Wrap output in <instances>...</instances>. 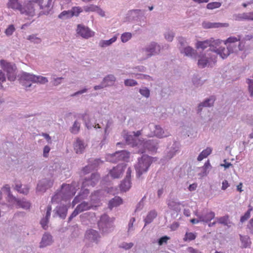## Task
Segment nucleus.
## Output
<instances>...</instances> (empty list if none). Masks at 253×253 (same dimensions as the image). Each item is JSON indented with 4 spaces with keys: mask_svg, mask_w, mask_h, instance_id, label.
<instances>
[{
    "mask_svg": "<svg viewBox=\"0 0 253 253\" xmlns=\"http://www.w3.org/2000/svg\"><path fill=\"white\" fill-rule=\"evenodd\" d=\"M52 0H27L22 4L19 0H8L7 7L20 14L33 17L39 15H47L52 8Z\"/></svg>",
    "mask_w": 253,
    "mask_h": 253,
    "instance_id": "obj_1",
    "label": "nucleus"
},
{
    "mask_svg": "<svg viewBox=\"0 0 253 253\" xmlns=\"http://www.w3.org/2000/svg\"><path fill=\"white\" fill-rule=\"evenodd\" d=\"M221 42L218 39L211 38L207 40V51L211 52L207 53V67L212 68L215 65L217 55L225 59L232 53L227 46L226 47L220 46Z\"/></svg>",
    "mask_w": 253,
    "mask_h": 253,
    "instance_id": "obj_2",
    "label": "nucleus"
},
{
    "mask_svg": "<svg viewBox=\"0 0 253 253\" xmlns=\"http://www.w3.org/2000/svg\"><path fill=\"white\" fill-rule=\"evenodd\" d=\"M151 163L152 158L148 155H143L140 159H138L135 169L139 177L148 170Z\"/></svg>",
    "mask_w": 253,
    "mask_h": 253,
    "instance_id": "obj_3",
    "label": "nucleus"
},
{
    "mask_svg": "<svg viewBox=\"0 0 253 253\" xmlns=\"http://www.w3.org/2000/svg\"><path fill=\"white\" fill-rule=\"evenodd\" d=\"M76 32L78 35L85 39L93 37L95 34L88 27L83 24H78L77 25Z\"/></svg>",
    "mask_w": 253,
    "mask_h": 253,
    "instance_id": "obj_4",
    "label": "nucleus"
},
{
    "mask_svg": "<svg viewBox=\"0 0 253 253\" xmlns=\"http://www.w3.org/2000/svg\"><path fill=\"white\" fill-rule=\"evenodd\" d=\"M0 62L1 65L3 66L4 70L7 72L8 80L10 81H14L16 79V74L14 66L9 63L5 62L4 60H1Z\"/></svg>",
    "mask_w": 253,
    "mask_h": 253,
    "instance_id": "obj_5",
    "label": "nucleus"
},
{
    "mask_svg": "<svg viewBox=\"0 0 253 253\" xmlns=\"http://www.w3.org/2000/svg\"><path fill=\"white\" fill-rule=\"evenodd\" d=\"M35 75L27 73H23L20 77V82L26 87H30L31 84L30 82L34 83Z\"/></svg>",
    "mask_w": 253,
    "mask_h": 253,
    "instance_id": "obj_6",
    "label": "nucleus"
},
{
    "mask_svg": "<svg viewBox=\"0 0 253 253\" xmlns=\"http://www.w3.org/2000/svg\"><path fill=\"white\" fill-rule=\"evenodd\" d=\"M125 168V165L119 164L110 170L109 174L113 178H119L123 174Z\"/></svg>",
    "mask_w": 253,
    "mask_h": 253,
    "instance_id": "obj_7",
    "label": "nucleus"
},
{
    "mask_svg": "<svg viewBox=\"0 0 253 253\" xmlns=\"http://www.w3.org/2000/svg\"><path fill=\"white\" fill-rule=\"evenodd\" d=\"M62 192L68 197L72 198L76 193V188L75 184H63L62 186Z\"/></svg>",
    "mask_w": 253,
    "mask_h": 253,
    "instance_id": "obj_8",
    "label": "nucleus"
},
{
    "mask_svg": "<svg viewBox=\"0 0 253 253\" xmlns=\"http://www.w3.org/2000/svg\"><path fill=\"white\" fill-rule=\"evenodd\" d=\"M131 187V182L130 178V170L128 169L126 178L120 184V190L122 191H126Z\"/></svg>",
    "mask_w": 253,
    "mask_h": 253,
    "instance_id": "obj_9",
    "label": "nucleus"
},
{
    "mask_svg": "<svg viewBox=\"0 0 253 253\" xmlns=\"http://www.w3.org/2000/svg\"><path fill=\"white\" fill-rule=\"evenodd\" d=\"M145 51L148 56H151L159 53L160 51V47L156 43L153 42L146 48Z\"/></svg>",
    "mask_w": 253,
    "mask_h": 253,
    "instance_id": "obj_10",
    "label": "nucleus"
},
{
    "mask_svg": "<svg viewBox=\"0 0 253 253\" xmlns=\"http://www.w3.org/2000/svg\"><path fill=\"white\" fill-rule=\"evenodd\" d=\"M134 136L135 137L131 135H126L125 136L126 140L128 144H132L133 146L138 145V143L136 142L137 137L141 134V130L137 131L136 132H133Z\"/></svg>",
    "mask_w": 253,
    "mask_h": 253,
    "instance_id": "obj_11",
    "label": "nucleus"
},
{
    "mask_svg": "<svg viewBox=\"0 0 253 253\" xmlns=\"http://www.w3.org/2000/svg\"><path fill=\"white\" fill-rule=\"evenodd\" d=\"M151 129H153L154 131L153 132L150 134H148V136L149 137H153L154 136H156L158 137H163L167 136V135H165L164 132L163 131L162 128L158 126H153L150 127Z\"/></svg>",
    "mask_w": 253,
    "mask_h": 253,
    "instance_id": "obj_12",
    "label": "nucleus"
},
{
    "mask_svg": "<svg viewBox=\"0 0 253 253\" xmlns=\"http://www.w3.org/2000/svg\"><path fill=\"white\" fill-rule=\"evenodd\" d=\"M113 157L118 158V161H126L129 158V153L125 150L117 152L113 154Z\"/></svg>",
    "mask_w": 253,
    "mask_h": 253,
    "instance_id": "obj_13",
    "label": "nucleus"
},
{
    "mask_svg": "<svg viewBox=\"0 0 253 253\" xmlns=\"http://www.w3.org/2000/svg\"><path fill=\"white\" fill-rule=\"evenodd\" d=\"M216 220H217V223L219 224L223 225L224 226H226L228 228L231 226V224L232 222L229 219V216L228 215H225L223 216L216 217Z\"/></svg>",
    "mask_w": 253,
    "mask_h": 253,
    "instance_id": "obj_14",
    "label": "nucleus"
},
{
    "mask_svg": "<svg viewBox=\"0 0 253 253\" xmlns=\"http://www.w3.org/2000/svg\"><path fill=\"white\" fill-rule=\"evenodd\" d=\"M52 242V236L49 234H44L40 243V247H45L48 245H50Z\"/></svg>",
    "mask_w": 253,
    "mask_h": 253,
    "instance_id": "obj_15",
    "label": "nucleus"
},
{
    "mask_svg": "<svg viewBox=\"0 0 253 253\" xmlns=\"http://www.w3.org/2000/svg\"><path fill=\"white\" fill-rule=\"evenodd\" d=\"M99 175L96 173L92 174L90 179L84 181L83 184L84 187L87 185H91L94 186L95 183L98 181Z\"/></svg>",
    "mask_w": 253,
    "mask_h": 253,
    "instance_id": "obj_16",
    "label": "nucleus"
},
{
    "mask_svg": "<svg viewBox=\"0 0 253 253\" xmlns=\"http://www.w3.org/2000/svg\"><path fill=\"white\" fill-rule=\"evenodd\" d=\"M85 237L88 240L95 241L99 237L98 233L93 229H89L86 231Z\"/></svg>",
    "mask_w": 253,
    "mask_h": 253,
    "instance_id": "obj_17",
    "label": "nucleus"
},
{
    "mask_svg": "<svg viewBox=\"0 0 253 253\" xmlns=\"http://www.w3.org/2000/svg\"><path fill=\"white\" fill-rule=\"evenodd\" d=\"M74 148L77 153H82L84 149V146L83 141L79 138H77L74 144Z\"/></svg>",
    "mask_w": 253,
    "mask_h": 253,
    "instance_id": "obj_18",
    "label": "nucleus"
},
{
    "mask_svg": "<svg viewBox=\"0 0 253 253\" xmlns=\"http://www.w3.org/2000/svg\"><path fill=\"white\" fill-rule=\"evenodd\" d=\"M16 202L17 203V208H23L24 209H29L31 206L30 202L25 201L24 200H19L16 198V200H12V202Z\"/></svg>",
    "mask_w": 253,
    "mask_h": 253,
    "instance_id": "obj_19",
    "label": "nucleus"
},
{
    "mask_svg": "<svg viewBox=\"0 0 253 253\" xmlns=\"http://www.w3.org/2000/svg\"><path fill=\"white\" fill-rule=\"evenodd\" d=\"M116 81V78L113 75H108L103 80V84L105 86H109L113 85Z\"/></svg>",
    "mask_w": 253,
    "mask_h": 253,
    "instance_id": "obj_20",
    "label": "nucleus"
},
{
    "mask_svg": "<svg viewBox=\"0 0 253 253\" xmlns=\"http://www.w3.org/2000/svg\"><path fill=\"white\" fill-rule=\"evenodd\" d=\"M234 19L236 21H249L248 12L235 14L233 15Z\"/></svg>",
    "mask_w": 253,
    "mask_h": 253,
    "instance_id": "obj_21",
    "label": "nucleus"
},
{
    "mask_svg": "<svg viewBox=\"0 0 253 253\" xmlns=\"http://www.w3.org/2000/svg\"><path fill=\"white\" fill-rule=\"evenodd\" d=\"M228 26L229 24L227 23L207 22V28H217L228 27Z\"/></svg>",
    "mask_w": 253,
    "mask_h": 253,
    "instance_id": "obj_22",
    "label": "nucleus"
},
{
    "mask_svg": "<svg viewBox=\"0 0 253 253\" xmlns=\"http://www.w3.org/2000/svg\"><path fill=\"white\" fill-rule=\"evenodd\" d=\"M68 211V208L66 206H61L57 207L56 212L58 215L62 218H65L66 216Z\"/></svg>",
    "mask_w": 253,
    "mask_h": 253,
    "instance_id": "obj_23",
    "label": "nucleus"
},
{
    "mask_svg": "<svg viewBox=\"0 0 253 253\" xmlns=\"http://www.w3.org/2000/svg\"><path fill=\"white\" fill-rule=\"evenodd\" d=\"M157 215V213L155 211L153 210L150 211L147 215L146 218L144 219L145 225L152 222L154 219L156 217Z\"/></svg>",
    "mask_w": 253,
    "mask_h": 253,
    "instance_id": "obj_24",
    "label": "nucleus"
},
{
    "mask_svg": "<svg viewBox=\"0 0 253 253\" xmlns=\"http://www.w3.org/2000/svg\"><path fill=\"white\" fill-rule=\"evenodd\" d=\"M122 203V199L120 197H115L109 202L108 206L110 209H112L114 207L120 205Z\"/></svg>",
    "mask_w": 253,
    "mask_h": 253,
    "instance_id": "obj_25",
    "label": "nucleus"
},
{
    "mask_svg": "<svg viewBox=\"0 0 253 253\" xmlns=\"http://www.w3.org/2000/svg\"><path fill=\"white\" fill-rule=\"evenodd\" d=\"M117 37L116 36H114L109 40H101L100 41L99 45L101 47L109 46L114 42L117 40Z\"/></svg>",
    "mask_w": 253,
    "mask_h": 253,
    "instance_id": "obj_26",
    "label": "nucleus"
},
{
    "mask_svg": "<svg viewBox=\"0 0 253 253\" xmlns=\"http://www.w3.org/2000/svg\"><path fill=\"white\" fill-rule=\"evenodd\" d=\"M196 237V233L186 232L183 240L184 242H190L194 240Z\"/></svg>",
    "mask_w": 253,
    "mask_h": 253,
    "instance_id": "obj_27",
    "label": "nucleus"
},
{
    "mask_svg": "<svg viewBox=\"0 0 253 253\" xmlns=\"http://www.w3.org/2000/svg\"><path fill=\"white\" fill-rule=\"evenodd\" d=\"M181 52L183 53L185 55L191 57H195L196 54L194 49L190 46L184 48L183 51Z\"/></svg>",
    "mask_w": 253,
    "mask_h": 253,
    "instance_id": "obj_28",
    "label": "nucleus"
},
{
    "mask_svg": "<svg viewBox=\"0 0 253 253\" xmlns=\"http://www.w3.org/2000/svg\"><path fill=\"white\" fill-rule=\"evenodd\" d=\"M241 36L238 35L237 37H230L228 38L225 42L224 44L227 45V44H233L237 43L241 40Z\"/></svg>",
    "mask_w": 253,
    "mask_h": 253,
    "instance_id": "obj_29",
    "label": "nucleus"
},
{
    "mask_svg": "<svg viewBox=\"0 0 253 253\" xmlns=\"http://www.w3.org/2000/svg\"><path fill=\"white\" fill-rule=\"evenodd\" d=\"M92 207H93V206H90L87 203L84 202L79 204L77 207L78 208L79 211L82 212L89 210Z\"/></svg>",
    "mask_w": 253,
    "mask_h": 253,
    "instance_id": "obj_30",
    "label": "nucleus"
},
{
    "mask_svg": "<svg viewBox=\"0 0 253 253\" xmlns=\"http://www.w3.org/2000/svg\"><path fill=\"white\" fill-rule=\"evenodd\" d=\"M246 83L248 84V90L250 96L253 97V80L248 78L246 79Z\"/></svg>",
    "mask_w": 253,
    "mask_h": 253,
    "instance_id": "obj_31",
    "label": "nucleus"
},
{
    "mask_svg": "<svg viewBox=\"0 0 253 253\" xmlns=\"http://www.w3.org/2000/svg\"><path fill=\"white\" fill-rule=\"evenodd\" d=\"M2 189L3 190H4L7 193L9 202H12V200H16V198L11 194L10 188L8 185L6 184V185H4Z\"/></svg>",
    "mask_w": 253,
    "mask_h": 253,
    "instance_id": "obj_32",
    "label": "nucleus"
},
{
    "mask_svg": "<svg viewBox=\"0 0 253 253\" xmlns=\"http://www.w3.org/2000/svg\"><path fill=\"white\" fill-rule=\"evenodd\" d=\"M82 12H83L82 7L80 6L73 7L70 10L71 17H73L74 16H78Z\"/></svg>",
    "mask_w": 253,
    "mask_h": 253,
    "instance_id": "obj_33",
    "label": "nucleus"
},
{
    "mask_svg": "<svg viewBox=\"0 0 253 253\" xmlns=\"http://www.w3.org/2000/svg\"><path fill=\"white\" fill-rule=\"evenodd\" d=\"M199 59H198V66L199 68H203L206 66V58L205 54L198 56Z\"/></svg>",
    "mask_w": 253,
    "mask_h": 253,
    "instance_id": "obj_34",
    "label": "nucleus"
},
{
    "mask_svg": "<svg viewBox=\"0 0 253 253\" xmlns=\"http://www.w3.org/2000/svg\"><path fill=\"white\" fill-rule=\"evenodd\" d=\"M80 124L77 121H75L73 125V126L70 129L71 133L77 134L80 130Z\"/></svg>",
    "mask_w": 253,
    "mask_h": 253,
    "instance_id": "obj_35",
    "label": "nucleus"
},
{
    "mask_svg": "<svg viewBox=\"0 0 253 253\" xmlns=\"http://www.w3.org/2000/svg\"><path fill=\"white\" fill-rule=\"evenodd\" d=\"M16 189L20 193L24 194H27L29 192V188L26 186H24V187H22V185H16Z\"/></svg>",
    "mask_w": 253,
    "mask_h": 253,
    "instance_id": "obj_36",
    "label": "nucleus"
},
{
    "mask_svg": "<svg viewBox=\"0 0 253 253\" xmlns=\"http://www.w3.org/2000/svg\"><path fill=\"white\" fill-rule=\"evenodd\" d=\"M221 5V3L219 2H210L207 5V8L209 9H213L219 8Z\"/></svg>",
    "mask_w": 253,
    "mask_h": 253,
    "instance_id": "obj_37",
    "label": "nucleus"
},
{
    "mask_svg": "<svg viewBox=\"0 0 253 253\" xmlns=\"http://www.w3.org/2000/svg\"><path fill=\"white\" fill-rule=\"evenodd\" d=\"M34 80V83H39L40 84H45L48 82V80L46 78L42 77V76H35V78Z\"/></svg>",
    "mask_w": 253,
    "mask_h": 253,
    "instance_id": "obj_38",
    "label": "nucleus"
},
{
    "mask_svg": "<svg viewBox=\"0 0 253 253\" xmlns=\"http://www.w3.org/2000/svg\"><path fill=\"white\" fill-rule=\"evenodd\" d=\"M84 10L85 12H95L96 9H97V6L94 5L93 4H90L87 6H85L84 7Z\"/></svg>",
    "mask_w": 253,
    "mask_h": 253,
    "instance_id": "obj_39",
    "label": "nucleus"
},
{
    "mask_svg": "<svg viewBox=\"0 0 253 253\" xmlns=\"http://www.w3.org/2000/svg\"><path fill=\"white\" fill-rule=\"evenodd\" d=\"M124 84L127 86H133L137 84V82L133 79H126L125 81Z\"/></svg>",
    "mask_w": 253,
    "mask_h": 253,
    "instance_id": "obj_40",
    "label": "nucleus"
},
{
    "mask_svg": "<svg viewBox=\"0 0 253 253\" xmlns=\"http://www.w3.org/2000/svg\"><path fill=\"white\" fill-rule=\"evenodd\" d=\"M15 29L13 25H10L5 30V34L6 35L9 36H11L15 31Z\"/></svg>",
    "mask_w": 253,
    "mask_h": 253,
    "instance_id": "obj_41",
    "label": "nucleus"
},
{
    "mask_svg": "<svg viewBox=\"0 0 253 253\" xmlns=\"http://www.w3.org/2000/svg\"><path fill=\"white\" fill-rule=\"evenodd\" d=\"M131 38V34L130 33H125L122 35L121 40L122 42H127Z\"/></svg>",
    "mask_w": 253,
    "mask_h": 253,
    "instance_id": "obj_42",
    "label": "nucleus"
},
{
    "mask_svg": "<svg viewBox=\"0 0 253 253\" xmlns=\"http://www.w3.org/2000/svg\"><path fill=\"white\" fill-rule=\"evenodd\" d=\"M252 209H249L244 214V215L242 216L240 218V222L243 223L249 219L250 217L251 211Z\"/></svg>",
    "mask_w": 253,
    "mask_h": 253,
    "instance_id": "obj_43",
    "label": "nucleus"
},
{
    "mask_svg": "<svg viewBox=\"0 0 253 253\" xmlns=\"http://www.w3.org/2000/svg\"><path fill=\"white\" fill-rule=\"evenodd\" d=\"M206 47V42H198L196 44V48L198 52H200L201 50H204Z\"/></svg>",
    "mask_w": 253,
    "mask_h": 253,
    "instance_id": "obj_44",
    "label": "nucleus"
},
{
    "mask_svg": "<svg viewBox=\"0 0 253 253\" xmlns=\"http://www.w3.org/2000/svg\"><path fill=\"white\" fill-rule=\"evenodd\" d=\"M133 246V244L132 243H126L123 242L120 245V248L124 249L125 250H128L131 248Z\"/></svg>",
    "mask_w": 253,
    "mask_h": 253,
    "instance_id": "obj_45",
    "label": "nucleus"
},
{
    "mask_svg": "<svg viewBox=\"0 0 253 253\" xmlns=\"http://www.w3.org/2000/svg\"><path fill=\"white\" fill-rule=\"evenodd\" d=\"M215 100V97L214 96H211L210 98L207 99V107L212 106Z\"/></svg>",
    "mask_w": 253,
    "mask_h": 253,
    "instance_id": "obj_46",
    "label": "nucleus"
},
{
    "mask_svg": "<svg viewBox=\"0 0 253 253\" xmlns=\"http://www.w3.org/2000/svg\"><path fill=\"white\" fill-rule=\"evenodd\" d=\"M139 92L140 93V94L142 95H143L146 97H148L150 95V91L146 87H144V88L140 89Z\"/></svg>",
    "mask_w": 253,
    "mask_h": 253,
    "instance_id": "obj_47",
    "label": "nucleus"
},
{
    "mask_svg": "<svg viewBox=\"0 0 253 253\" xmlns=\"http://www.w3.org/2000/svg\"><path fill=\"white\" fill-rule=\"evenodd\" d=\"M28 40L35 43H40L41 42L40 38L37 37L35 35H30L28 37Z\"/></svg>",
    "mask_w": 253,
    "mask_h": 253,
    "instance_id": "obj_48",
    "label": "nucleus"
},
{
    "mask_svg": "<svg viewBox=\"0 0 253 253\" xmlns=\"http://www.w3.org/2000/svg\"><path fill=\"white\" fill-rule=\"evenodd\" d=\"M108 219L109 217L107 214H103L100 217V219L98 222V225L100 226L102 224L104 223H106V222L108 221Z\"/></svg>",
    "mask_w": 253,
    "mask_h": 253,
    "instance_id": "obj_49",
    "label": "nucleus"
},
{
    "mask_svg": "<svg viewBox=\"0 0 253 253\" xmlns=\"http://www.w3.org/2000/svg\"><path fill=\"white\" fill-rule=\"evenodd\" d=\"M100 191H95L92 194L91 196V202L92 204L96 203L94 202V201L97 200V201H99V199L97 198L98 197Z\"/></svg>",
    "mask_w": 253,
    "mask_h": 253,
    "instance_id": "obj_50",
    "label": "nucleus"
},
{
    "mask_svg": "<svg viewBox=\"0 0 253 253\" xmlns=\"http://www.w3.org/2000/svg\"><path fill=\"white\" fill-rule=\"evenodd\" d=\"M249 238L246 237H241V240L242 242V246L246 248L250 246V243L248 242Z\"/></svg>",
    "mask_w": 253,
    "mask_h": 253,
    "instance_id": "obj_51",
    "label": "nucleus"
},
{
    "mask_svg": "<svg viewBox=\"0 0 253 253\" xmlns=\"http://www.w3.org/2000/svg\"><path fill=\"white\" fill-rule=\"evenodd\" d=\"M227 46L232 53L237 52V46H238V42L233 44H229L227 45Z\"/></svg>",
    "mask_w": 253,
    "mask_h": 253,
    "instance_id": "obj_52",
    "label": "nucleus"
},
{
    "mask_svg": "<svg viewBox=\"0 0 253 253\" xmlns=\"http://www.w3.org/2000/svg\"><path fill=\"white\" fill-rule=\"evenodd\" d=\"M49 219L47 218H43L41 221V224L42 227L44 229H46L47 228V224L48 223Z\"/></svg>",
    "mask_w": 253,
    "mask_h": 253,
    "instance_id": "obj_53",
    "label": "nucleus"
},
{
    "mask_svg": "<svg viewBox=\"0 0 253 253\" xmlns=\"http://www.w3.org/2000/svg\"><path fill=\"white\" fill-rule=\"evenodd\" d=\"M244 41L242 40V41H239L238 42V46H237V52L238 51L243 50L245 47V42Z\"/></svg>",
    "mask_w": 253,
    "mask_h": 253,
    "instance_id": "obj_54",
    "label": "nucleus"
},
{
    "mask_svg": "<svg viewBox=\"0 0 253 253\" xmlns=\"http://www.w3.org/2000/svg\"><path fill=\"white\" fill-rule=\"evenodd\" d=\"M169 239V237L165 236L161 237L158 241L159 245H162L164 243H167Z\"/></svg>",
    "mask_w": 253,
    "mask_h": 253,
    "instance_id": "obj_55",
    "label": "nucleus"
},
{
    "mask_svg": "<svg viewBox=\"0 0 253 253\" xmlns=\"http://www.w3.org/2000/svg\"><path fill=\"white\" fill-rule=\"evenodd\" d=\"M80 212H81L79 211L78 208L76 207V208L69 217V221H71L74 217L76 216Z\"/></svg>",
    "mask_w": 253,
    "mask_h": 253,
    "instance_id": "obj_56",
    "label": "nucleus"
},
{
    "mask_svg": "<svg viewBox=\"0 0 253 253\" xmlns=\"http://www.w3.org/2000/svg\"><path fill=\"white\" fill-rule=\"evenodd\" d=\"M215 216L214 212L212 211H210L209 213L207 212V223H208V221H210L212 219H213Z\"/></svg>",
    "mask_w": 253,
    "mask_h": 253,
    "instance_id": "obj_57",
    "label": "nucleus"
},
{
    "mask_svg": "<svg viewBox=\"0 0 253 253\" xmlns=\"http://www.w3.org/2000/svg\"><path fill=\"white\" fill-rule=\"evenodd\" d=\"M64 16L71 17L70 10H68V11L65 10V11H63L58 16L59 18H62L63 17H64Z\"/></svg>",
    "mask_w": 253,
    "mask_h": 253,
    "instance_id": "obj_58",
    "label": "nucleus"
},
{
    "mask_svg": "<svg viewBox=\"0 0 253 253\" xmlns=\"http://www.w3.org/2000/svg\"><path fill=\"white\" fill-rule=\"evenodd\" d=\"M95 168V167L93 166L92 165H88L83 169V171L84 174H86L87 173H88L91 170H92L93 169Z\"/></svg>",
    "mask_w": 253,
    "mask_h": 253,
    "instance_id": "obj_59",
    "label": "nucleus"
},
{
    "mask_svg": "<svg viewBox=\"0 0 253 253\" xmlns=\"http://www.w3.org/2000/svg\"><path fill=\"white\" fill-rule=\"evenodd\" d=\"M50 150V148L48 146H45L43 148V156L45 158H47L48 155V153Z\"/></svg>",
    "mask_w": 253,
    "mask_h": 253,
    "instance_id": "obj_60",
    "label": "nucleus"
},
{
    "mask_svg": "<svg viewBox=\"0 0 253 253\" xmlns=\"http://www.w3.org/2000/svg\"><path fill=\"white\" fill-rule=\"evenodd\" d=\"M205 158H206V150H204L198 157L197 160L199 161H201Z\"/></svg>",
    "mask_w": 253,
    "mask_h": 253,
    "instance_id": "obj_61",
    "label": "nucleus"
},
{
    "mask_svg": "<svg viewBox=\"0 0 253 253\" xmlns=\"http://www.w3.org/2000/svg\"><path fill=\"white\" fill-rule=\"evenodd\" d=\"M229 186V184L226 180H224L222 183L221 189L223 190H226L227 187Z\"/></svg>",
    "mask_w": 253,
    "mask_h": 253,
    "instance_id": "obj_62",
    "label": "nucleus"
},
{
    "mask_svg": "<svg viewBox=\"0 0 253 253\" xmlns=\"http://www.w3.org/2000/svg\"><path fill=\"white\" fill-rule=\"evenodd\" d=\"M174 37L173 34L172 33H168L165 35L166 39L169 41H171Z\"/></svg>",
    "mask_w": 253,
    "mask_h": 253,
    "instance_id": "obj_63",
    "label": "nucleus"
},
{
    "mask_svg": "<svg viewBox=\"0 0 253 253\" xmlns=\"http://www.w3.org/2000/svg\"><path fill=\"white\" fill-rule=\"evenodd\" d=\"M248 227L251 230V232L253 234V218L250 220Z\"/></svg>",
    "mask_w": 253,
    "mask_h": 253,
    "instance_id": "obj_64",
    "label": "nucleus"
}]
</instances>
